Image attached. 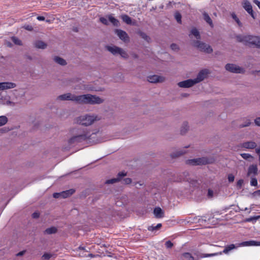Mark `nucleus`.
I'll list each match as a JSON object with an SVG mask.
<instances>
[{"mask_svg":"<svg viewBox=\"0 0 260 260\" xmlns=\"http://www.w3.org/2000/svg\"><path fill=\"white\" fill-rule=\"evenodd\" d=\"M236 247H237L235 245L231 244V245L226 246L222 252H220L219 253H212V254H203L202 257H209V256H213L217 255L218 254H221L222 253H225V254H228L230 251L235 249Z\"/></svg>","mask_w":260,"mask_h":260,"instance_id":"obj_9","label":"nucleus"},{"mask_svg":"<svg viewBox=\"0 0 260 260\" xmlns=\"http://www.w3.org/2000/svg\"><path fill=\"white\" fill-rule=\"evenodd\" d=\"M96 118L97 116L93 115L85 114L78 117L76 122L82 125L88 126L91 125L96 120Z\"/></svg>","mask_w":260,"mask_h":260,"instance_id":"obj_4","label":"nucleus"},{"mask_svg":"<svg viewBox=\"0 0 260 260\" xmlns=\"http://www.w3.org/2000/svg\"><path fill=\"white\" fill-rule=\"evenodd\" d=\"M7 45H8V46H9V47L12 46L11 44L10 43H8Z\"/></svg>","mask_w":260,"mask_h":260,"instance_id":"obj_64","label":"nucleus"},{"mask_svg":"<svg viewBox=\"0 0 260 260\" xmlns=\"http://www.w3.org/2000/svg\"><path fill=\"white\" fill-rule=\"evenodd\" d=\"M8 121V118L5 116H0V126L5 125Z\"/></svg>","mask_w":260,"mask_h":260,"instance_id":"obj_33","label":"nucleus"},{"mask_svg":"<svg viewBox=\"0 0 260 260\" xmlns=\"http://www.w3.org/2000/svg\"><path fill=\"white\" fill-rule=\"evenodd\" d=\"M123 182L125 184H129L132 182V179L129 178H125L123 180Z\"/></svg>","mask_w":260,"mask_h":260,"instance_id":"obj_45","label":"nucleus"},{"mask_svg":"<svg viewBox=\"0 0 260 260\" xmlns=\"http://www.w3.org/2000/svg\"><path fill=\"white\" fill-rule=\"evenodd\" d=\"M255 151L259 155H260V147L259 148H256L255 149Z\"/></svg>","mask_w":260,"mask_h":260,"instance_id":"obj_60","label":"nucleus"},{"mask_svg":"<svg viewBox=\"0 0 260 260\" xmlns=\"http://www.w3.org/2000/svg\"><path fill=\"white\" fill-rule=\"evenodd\" d=\"M116 77H117V78H119V80H118V79H117L114 78V80H115L116 81H118L119 80H123V76H122V74H121V73H117V74L116 75V76H115V78H116Z\"/></svg>","mask_w":260,"mask_h":260,"instance_id":"obj_42","label":"nucleus"},{"mask_svg":"<svg viewBox=\"0 0 260 260\" xmlns=\"http://www.w3.org/2000/svg\"><path fill=\"white\" fill-rule=\"evenodd\" d=\"M126 175V173L124 172H119L118 175L117 177L115 178H112L111 179H109L106 181V183L107 184H114L115 183H117L119 181H120L121 179V178Z\"/></svg>","mask_w":260,"mask_h":260,"instance_id":"obj_16","label":"nucleus"},{"mask_svg":"<svg viewBox=\"0 0 260 260\" xmlns=\"http://www.w3.org/2000/svg\"><path fill=\"white\" fill-rule=\"evenodd\" d=\"M253 2L255 5H257V6L260 9V2H259L257 0H253Z\"/></svg>","mask_w":260,"mask_h":260,"instance_id":"obj_56","label":"nucleus"},{"mask_svg":"<svg viewBox=\"0 0 260 260\" xmlns=\"http://www.w3.org/2000/svg\"><path fill=\"white\" fill-rule=\"evenodd\" d=\"M251 121L249 119H246L245 122L243 124H241L240 125V127H244L246 126H248L251 124Z\"/></svg>","mask_w":260,"mask_h":260,"instance_id":"obj_38","label":"nucleus"},{"mask_svg":"<svg viewBox=\"0 0 260 260\" xmlns=\"http://www.w3.org/2000/svg\"><path fill=\"white\" fill-rule=\"evenodd\" d=\"M196 83L193 79H192L179 82L178 83V85L181 88H189L193 86Z\"/></svg>","mask_w":260,"mask_h":260,"instance_id":"obj_12","label":"nucleus"},{"mask_svg":"<svg viewBox=\"0 0 260 260\" xmlns=\"http://www.w3.org/2000/svg\"><path fill=\"white\" fill-rule=\"evenodd\" d=\"M57 99L61 101H72L79 104H94L98 103V97L90 94L76 95L68 93L59 95Z\"/></svg>","mask_w":260,"mask_h":260,"instance_id":"obj_1","label":"nucleus"},{"mask_svg":"<svg viewBox=\"0 0 260 260\" xmlns=\"http://www.w3.org/2000/svg\"><path fill=\"white\" fill-rule=\"evenodd\" d=\"M100 20L103 23L105 24H107L108 21H109V19L108 20L105 18H101Z\"/></svg>","mask_w":260,"mask_h":260,"instance_id":"obj_49","label":"nucleus"},{"mask_svg":"<svg viewBox=\"0 0 260 260\" xmlns=\"http://www.w3.org/2000/svg\"><path fill=\"white\" fill-rule=\"evenodd\" d=\"M186 153V151L183 150H179L177 151V154L175 155V156H178L179 155H182L183 154Z\"/></svg>","mask_w":260,"mask_h":260,"instance_id":"obj_51","label":"nucleus"},{"mask_svg":"<svg viewBox=\"0 0 260 260\" xmlns=\"http://www.w3.org/2000/svg\"><path fill=\"white\" fill-rule=\"evenodd\" d=\"M260 246V242L253 240L245 241L238 244L237 247H246V246Z\"/></svg>","mask_w":260,"mask_h":260,"instance_id":"obj_15","label":"nucleus"},{"mask_svg":"<svg viewBox=\"0 0 260 260\" xmlns=\"http://www.w3.org/2000/svg\"><path fill=\"white\" fill-rule=\"evenodd\" d=\"M16 87V84L11 82H0V90H5L14 88Z\"/></svg>","mask_w":260,"mask_h":260,"instance_id":"obj_13","label":"nucleus"},{"mask_svg":"<svg viewBox=\"0 0 260 260\" xmlns=\"http://www.w3.org/2000/svg\"><path fill=\"white\" fill-rule=\"evenodd\" d=\"M225 68L226 70L234 73H244L245 70L244 68L240 67L235 64L228 63L225 65Z\"/></svg>","mask_w":260,"mask_h":260,"instance_id":"obj_7","label":"nucleus"},{"mask_svg":"<svg viewBox=\"0 0 260 260\" xmlns=\"http://www.w3.org/2000/svg\"><path fill=\"white\" fill-rule=\"evenodd\" d=\"M241 5L243 7V8L244 9V10L249 14L250 15V16L253 18L255 19V16L252 10V7L251 6V4L249 1L248 0H243L242 3Z\"/></svg>","mask_w":260,"mask_h":260,"instance_id":"obj_10","label":"nucleus"},{"mask_svg":"<svg viewBox=\"0 0 260 260\" xmlns=\"http://www.w3.org/2000/svg\"><path fill=\"white\" fill-rule=\"evenodd\" d=\"M53 254L49 253H45L42 256L43 260H49L53 256Z\"/></svg>","mask_w":260,"mask_h":260,"instance_id":"obj_37","label":"nucleus"},{"mask_svg":"<svg viewBox=\"0 0 260 260\" xmlns=\"http://www.w3.org/2000/svg\"><path fill=\"white\" fill-rule=\"evenodd\" d=\"M193 44L194 47L201 51L207 53H211L213 51L212 48L209 44H206L199 40L194 41Z\"/></svg>","mask_w":260,"mask_h":260,"instance_id":"obj_6","label":"nucleus"},{"mask_svg":"<svg viewBox=\"0 0 260 260\" xmlns=\"http://www.w3.org/2000/svg\"><path fill=\"white\" fill-rule=\"evenodd\" d=\"M25 28L28 30H31L32 29V27L31 26L27 25L26 26Z\"/></svg>","mask_w":260,"mask_h":260,"instance_id":"obj_58","label":"nucleus"},{"mask_svg":"<svg viewBox=\"0 0 260 260\" xmlns=\"http://www.w3.org/2000/svg\"><path fill=\"white\" fill-rule=\"evenodd\" d=\"M53 197L54 198H61V192H59V193H54L53 194Z\"/></svg>","mask_w":260,"mask_h":260,"instance_id":"obj_48","label":"nucleus"},{"mask_svg":"<svg viewBox=\"0 0 260 260\" xmlns=\"http://www.w3.org/2000/svg\"><path fill=\"white\" fill-rule=\"evenodd\" d=\"M25 252V251H20L19 252H18L17 254V256H21V255H23L24 254Z\"/></svg>","mask_w":260,"mask_h":260,"instance_id":"obj_59","label":"nucleus"},{"mask_svg":"<svg viewBox=\"0 0 260 260\" xmlns=\"http://www.w3.org/2000/svg\"><path fill=\"white\" fill-rule=\"evenodd\" d=\"M138 185H139V186H141L142 185V184L141 183H137L136 184V186L137 187H138Z\"/></svg>","mask_w":260,"mask_h":260,"instance_id":"obj_63","label":"nucleus"},{"mask_svg":"<svg viewBox=\"0 0 260 260\" xmlns=\"http://www.w3.org/2000/svg\"><path fill=\"white\" fill-rule=\"evenodd\" d=\"M241 146L246 149H253L256 147L257 145L254 141H248L242 143Z\"/></svg>","mask_w":260,"mask_h":260,"instance_id":"obj_19","label":"nucleus"},{"mask_svg":"<svg viewBox=\"0 0 260 260\" xmlns=\"http://www.w3.org/2000/svg\"><path fill=\"white\" fill-rule=\"evenodd\" d=\"M165 245L167 248H171L173 247V244L170 241H167L165 243Z\"/></svg>","mask_w":260,"mask_h":260,"instance_id":"obj_43","label":"nucleus"},{"mask_svg":"<svg viewBox=\"0 0 260 260\" xmlns=\"http://www.w3.org/2000/svg\"><path fill=\"white\" fill-rule=\"evenodd\" d=\"M232 17L237 22L239 26L241 27L242 26V23L240 22L239 19L237 17L235 14H232Z\"/></svg>","mask_w":260,"mask_h":260,"instance_id":"obj_36","label":"nucleus"},{"mask_svg":"<svg viewBox=\"0 0 260 260\" xmlns=\"http://www.w3.org/2000/svg\"><path fill=\"white\" fill-rule=\"evenodd\" d=\"M148 230L150 231H154L155 230H157L156 228H155V226L154 225H151L148 227Z\"/></svg>","mask_w":260,"mask_h":260,"instance_id":"obj_50","label":"nucleus"},{"mask_svg":"<svg viewBox=\"0 0 260 260\" xmlns=\"http://www.w3.org/2000/svg\"><path fill=\"white\" fill-rule=\"evenodd\" d=\"M109 20L115 26H118L119 24V21L111 16L109 17Z\"/></svg>","mask_w":260,"mask_h":260,"instance_id":"obj_34","label":"nucleus"},{"mask_svg":"<svg viewBox=\"0 0 260 260\" xmlns=\"http://www.w3.org/2000/svg\"><path fill=\"white\" fill-rule=\"evenodd\" d=\"M98 101H99V104H100L101 103H102L103 102V100L99 98Z\"/></svg>","mask_w":260,"mask_h":260,"instance_id":"obj_62","label":"nucleus"},{"mask_svg":"<svg viewBox=\"0 0 260 260\" xmlns=\"http://www.w3.org/2000/svg\"><path fill=\"white\" fill-rule=\"evenodd\" d=\"M56 232H57V229L55 227L52 226V227L49 228H47V229H46L45 231H44V234L50 235V234H55Z\"/></svg>","mask_w":260,"mask_h":260,"instance_id":"obj_25","label":"nucleus"},{"mask_svg":"<svg viewBox=\"0 0 260 260\" xmlns=\"http://www.w3.org/2000/svg\"><path fill=\"white\" fill-rule=\"evenodd\" d=\"M153 213L156 218H161L164 216V212L159 207L155 208L153 211Z\"/></svg>","mask_w":260,"mask_h":260,"instance_id":"obj_20","label":"nucleus"},{"mask_svg":"<svg viewBox=\"0 0 260 260\" xmlns=\"http://www.w3.org/2000/svg\"><path fill=\"white\" fill-rule=\"evenodd\" d=\"M161 226V223H158L156 225H155V228H157V229H159V228H160Z\"/></svg>","mask_w":260,"mask_h":260,"instance_id":"obj_61","label":"nucleus"},{"mask_svg":"<svg viewBox=\"0 0 260 260\" xmlns=\"http://www.w3.org/2000/svg\"><path fill=\"white\" fill-rule=\"evenodd\" d=\"M175 17L177 21L181 23V15L179 13H177L175 14Z\"/></svg>","mask_w":260,"mask_h":260,"instance_id":"obj_41","label":"nucleus"},{"mask_svg":"<svg viewBox=\"0 0 260 260\" xmlns=\"http://www.w3.org/2000/svg\"><path fill=\"white\" fill-rule=\"evenodd\" d=\"M190 34L194 36L198 40L201 38L200 32L196 28H193L191 30Z\"/></svg>","mask_w":260,"mask_h":260,"instance_id":"obj_28","label":"nucleus"},{"mask_svg":"<svg viewBox=\"0 0 260 260\" xmlns=\"http://www.w3.org/2000/svg\"><path fill=\"white\" fill-rule=\"evenodd\" d=\"M40 214L39 212H35L32 214V217L34 218H37L39 217Z\"/></svg>","mask_w":260,"mask_h":260,"instance_id":"obj_52","label":"nucleus"},{"mask_svg":"<svg viewBox=\"0 0 260 260\" xmlns=\"http://www.w3.org/2000/svg\"><path fill=\"white\" fill-rule=\"evenodd\" d=\"M241 156L243 158L246 160H249V161H251L253 159V157L249 153H241Z\"/></svg>","mask_w":260,"mask_h":260,"instance_id":"obj_30","label":"nucleus"},{"mask_svg":"<svg viewBox=\"0 0 260 260\" xmlns=\"http://www.w3.org/2000/svg\"><path fill=\"white\" fill-rule=\"evenodd\" d=\"M72 137L69 140L70 145H75L86 141L88 138L87 132L83 128L75 127L71 131Z\"/></svg>","mask_w":260,"mask_h":260,"instance_id":"obj_2","label":"nucleus"},{"mask_svg":"<svg viewBox=\"0 0 260 260\" xmlns=\"http://www.w3.org/2000/svg\"><path fill=\"white\" fill-rule=\"evenodd\" d=\"M243 183V180L242 179H240L238 181L237 184V186H238L240 187L242 186Z\"/></svg>","mask_w":260,"mask_h":260,"instance_id":"obj_55","label":"nucleus"},{"mask_svg":"<svg viewBox=\"0 0 260 260\" xmlns=\"http://www.w3.org/2000/svg\"><path fill=\"white\" fill-rule=\"evenodd\" d=\"M237 40L240 42L248 43L260 48V37L252 36H238Z\"/></svg>","mask_w":260,"mask_h":260,"instance_id":"obj_3","label":"nucleus"},{"mask_svg":"<svg viewBox=\"0 0 260 260\" xmlns=\"http://www.w3.org/2000/svg\"><path fill=\"white\" fill-rule=\"evenodd\" d=\"M139 34L142 38H143L144 40H145L147 42H150L151 39H150V37L148 36H147L145 33L142 32V31H140V32H139Z\"/></svg>","mask_w":260,"mask_h":260,"instance_id":"obj_31","label":"nucleus"},{"mask_svg":"<svg viewBox=\"0 0 260 260\" xmlns=\"http://www.w3.org/2000/svg\"><path fill=\"white\" fill-rule=\"evenodd\" d=\"M37 19L39 21H43L45 20V18L44 16H39L37 17Z\"/></svg>","mask_w":260,"mask_h":260,"instance_id":"obj_57","label":"nucleus"},{"mask_svg":"<svg viewBox=\"0 0 260 260\" xmlns=\"http://www.w3.org/2000/svg\"><path fill=\"white\" fill-rule=\"evenodd\" d=\"M257 172L258 168L257 166L256 165H252L249 167L247 175L248 176L254 177L257 174Z\"/></svg>","mask_w":260,"mask_h":260,"instance_id":"obj_18","label":"nucleus"},{"mask_svg":"<svg viewBox=\"0 0 260 260\" xmlns=\"http://www.w3.org/2000/svg\"><path fill=\"white\" fill-rule=\"evenodd\" d=\"M35 47L39 49H45L47 47V44L42 41H37L34 44Z\"/></svg>","mask_w":260,"mask_h":260,"instance_id":"obj_22","label":"nucleus"},{"mask_svg":"<svg viewBox=\"0 0 260 260\" xmlns=\"http://www.w3.org/2000/svg\"><path fill=\"white\" fill-rule=\"evenodd\" d=\"M11 40L13 41V42L16 45L19 46L22 45L21 41L16 37H12L11 38Z\"/></svg>","mask_w":260,"mask_h":260,"instance_id":"obj_32","label":"nucleus"},{"mask_svg":"<svg viewBox=\"0 0 260 260\" xmlns=\"http://www.w3.org/2000/svg\"><path fill=\"white\" fill-rule=\"evenodd\" d=\"M209 163H210V161L206 157L198 158L187 160V164L191 165H202Z\"/></svg>","mask_w":260,"mask_h":260,"instance_id":"obj_8","label":"nucleus"},{"mask_svg":"<svg viewBox=\"0 0 260 260\" xmlns=\"http://www.w3.org/2000/svg\"><path fill=\"white\" fill-rule=\"evenodd\" d=\"M54 60L55 62L61 66H64L67 64V62L64 59L58 56L54 57Z\"/></svg>","mask_w":260,"mask_h":260,"instance_id":"obj_24","label":"nucleus"},{"mask_svg":"<svg viewBox=\"0 0 260 260\" xmlns=\"http://www.w3.org/2000/svg\"><path fill=\"white\" fill-rule=\"evenodd\" d=\"M115 32L122 41L125 42L129 41V37L125 31L121 29H116Z\"/></svg>","mask_w":260,"mask_h":260,"instance_id":"obj_14","label":"nucleus"},{"mask_svg":"<svg viewBox=\"0 0 260 260\" xmlns=\"http://www.w3.org/2000/svg\"><path fill=\"white\" fill-rule=\"evenodd\" d=\"M107 50L110 52L113 55H119L123 58L126 59L128 55L127 52L123 49L116 46H108L106 47Z\"/></svg>","mask_w":260,"mask_h":260,"instance_id":"obj_5","label":"nucleus"},{"mask_svg":"<svg viewBox=\"0 0 260 260\" xmlns=\"http://www.w3.org/2000/svg\"><path fill=\"white\" fill-rule=\"evenodd\" d=\"M122 20L126 24H130L132 23V19L131 17L126 15H123L121 16Z\"/></svg>","mask_w":260,"mask_h":260,"instance_id":"obj_29","label":"nucleus"},{"mask_svg":"<svg viewBox=\"0 0 260 260\" xmlns=\"http://www.w3.org/2000/svg\"><path fill=\"white\" fill-rule=\"evenodd\" d=\"M1 100H2V102L0 101V103L1 104H4V105H11L12 104H13V105H14V104L11 102L9 100H4L3 101L2 99H1Z\"/></svg>","mask_w":260,"mask_h":260,"instance_id":"obj_40","label":"nucleus"},{"mask_svg":"<svg viewBox=\"0 0 260 260\" xmlns=\"http://www.w3.org/2000/svg\"><path fill=\"white\" fill-rule=\"evenodd\" d=\"M203 17H204V19L211 26V27H213V22H212V21L211 19V18L210 17V16H209V15L207 13H205L204 12L203 13Z\"/></svg>","mask_w":260,"mask_h":260,"instance_id":"obj_26","label":"nucleus"},{"mask_svg":"<svg viewBox=\"0 0 260 260\" xmlns=\"http://www.w3.org/2000/svg\"><path fill=\"white\" fill-rule=\"evenodd\" d=\"M78 250L79 251V255L80 256L84 257L87 256L86 253L88 251L85 249L84 247L80 246L78 247Z\"/></svg>","mask_w":260,"mask_h":260,"instance_id":"obj_27","label":"nucleus"},{"mask_svg":"<svg viewBox=\"0 0 260 260\" xmlns=\"http://www.w3.org/2000/svg\"><path fill=\"white\" fill-rule=\"evenodd\" d=\"M209 74V71L208 70L204 69L201 70L197 75V77L193 79L196 84L203 81L207 77Z\"/></svg>","mask_w":260,"mask_h":260,"instance_id":"obj_11","label":"nucleus"},{"mask_svg":"<svg viewBox=\"0 0 260 260\" xmlns=\"http://www.w3.org/2000/svg\"><path fill=\"white\" fill-rule=\"evenodd\" d=\"M254 196L260 197V189L254 191L253 193Z\"/></svg>","mask_w":260,"mask_h":260,"instance_id":"obj_54","label":"nucleus"},{"mask_svg":"<svg viewBox=\"0 0 260 260\" xmlns=\"http://www.w3.org/2000/svg\"><path fill=\"white\" fill-rule=\"evenodd\" d=\"M250 185L251 186H256L257 185V179L254 177H251V179L250 181Z\"/></svg>","mask_w":260,"mask_h":260,"instance_id":"obj_39","label":"nucleus"},{"mask_svg":"<svg viewBox=\"0 0 260 260\" xmlns=\"http://www.w3.org/2000/svg\"><path fill=\"white\" fill-rule=\"evenodd\" d=\"M254 123L256 125L260 126V117H256L254 119Z\"/></svg>","mask_w":260,"mask_h":260,"instance_id":"obj_46","label":"nucleus"},{"mask_svg":"<svg viewBox=\"0 0 260 260\" xmlns=\"http://www.w3.org/2000/svg\"><path fill=\"white\" fill-rule=\"evenodd\" d=\"M235 177L233 174H229L228 176V180L230 182H232L234 181Z\"/></svg>","mask_w":260,"mask_h":260,"instance_id":"obj_47","label":"nucleus"},{"mask_svg":"<svg viewBox=\"0 0 260 260\" xmlns=\"http://www.w3.org/2000/svg\"><path fill=\"white\" fill-rule=\"evenodd\" d=\"M189 125L187 122H184L180 127V133L185 134L189 130Z\"/></svg>","mask_w":260,"mask_h":260,"instance_id":"obj_21","label":"nucleus"},{"mask_svg":"<svg viewBox=\"0 0 260 260\" xmlns=\"http://www.w3.org/2000/svg\"><path fill=\"white\" fill-rule=\"evenodd\" d=\"M147 80L150 83L162 82L164 81V78L157 75L149 76L147 77Z\"/></svg>","mask_w":260,"mask_h":260,"instance_id":"obj_17","label":"nucleus"},{"mask_svg":"<svg viewBox=\"0 0 260 260\" xmlns=\"http://www.w3.org/2000/svg\"><path fill=\"white\" fill-rule=\"evenodd\" d=\"M182 256L186 260H194L193 257L189 253H184L183 254Z\"/></svg>","mask_w":260,"mask_h":260,"instance_id":"obj_35","label":"nucleus"},{"mask_svg":"<svg viewBox=\"0 0 260 260\" xmlns=\"http://www.w3.org/2000/svg\"><path fill=\"white\" fill-rule=\"evenodd\" d=\"M208 196L209 197L212 198L213 196V191L211 189H209L208 191Z\"/></svg>","mask_w":260,"mask_h":260,"instance_id":"obj_53","label":"nucleus"},{"mask_svg":"<svg viewBox=\"0 0 260 260\" xmlns=\"http://www.w3.org/2000/svg\"><path fill=\"white\" fill-rule=\"evenodd\" d=\"M75 190L74 189H70L66 191H64L61 192V198H67L73 194Z\"/></svg>","mask_w":260,"mask_h":260,"instance_id":"obj_23","label":"nucleus"},{"mask_svg":"<svg viewBox=\"0 0 260 260\" xmlns=\"http://www.w3.org/2000/svg\"><path fill=\"white\" fill-rule=\"evenodd\" d=\"M171 48L174 51H178L179 50V47L175 44H172L171 45Z\"/></svg>","mask_w":260,"mask_h":260,"instance_id":"obj_44","label":"nucleus"}]
</instances>
